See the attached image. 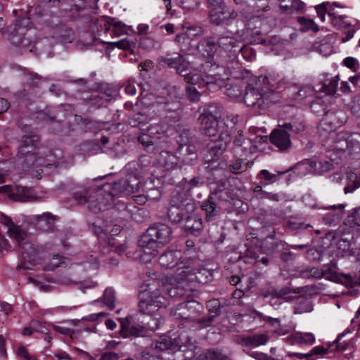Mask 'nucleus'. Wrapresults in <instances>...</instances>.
<instances>
[{
  "label": "nucleus",
  "mask_w": 360,
  "mask_h": 360,
  "mask_svg": "<svg viewBox=\"0 0 360 360\" xmlns=\"http://www.w3.org/2000/svg\"><path fill=\"white\" fill-rule=\"evenodd\" d=\"M140 181L135 175L127 179L103 185H88L77 187L72 198L79 205H86L94 213L104 211L112 207L115 198L120 195H128L139 190Z\"/></svg>",
  "instance_id": "nucleus-1"
},
{
  "label": "nucleus",
  "mask_w": 360,
  "mask_h": 360,
  "mask_svg": "<svg viewBox=\"0 0 360 360\" xmlns=\"http://www.w3.org/2000/svg\"><path fill=\"white\" fill-rule=\"evenodd\" d=\"M266 84L271 86L281 87L289 84V82L282 79L276 84L269 81V77L266 76L252 77L245 84L243 101L247 106L257 112L266 110L279 102L281 98L280 95L266 86Z\"/></svg>",
  "instance_id": "nucleus-2"
},
{
  "label": "nucleus",
  "mask_w": 360,
  "mask_h": 360,
  "mask_svg": "<svg viewBox=\"0 0 360 360\" xmlns=\"http://www.w3.org/2000/svg\"><path fill=\"white\" fill-rule=\"evenodd\" d=\"M172 238V231L167 224H153L139 240V248L133 255H131L130 252H127L126 255L128 257L148 263L158 255V245H164L169 243Z\"/></svg>",
  "instance_id": "nucleus-3"
},
{
  "label": "nucleus",
  "mask_w": 360,
  "mask_h": 360,
  "mask_svg": "<svg viewBox=\"0 0 360 360\" xmlns=\"http://www.w3.org/2000/svg\"><path fill=\"white\" fill-rule=\"evenodd\" d=\"M39 141L40 137L37 134L23 136L18 148V155L25 157V162L28 166L35 168L44 166L46 169H56V164L49 162L51 160L48 158L52 156V151L48 147H39L36 152L30 150Z\"/></svg>",
  "instance_id": "nucleus-4"
},
{
  "label": "nucleus",
  "mask_w": 360,
  "mask_h": 360,
  "mask_svg": "<svg viewBox=\"0 0 360 360\" xmlns=\"http://www.w3.org/2000/svg\"><path fill=\"white\" fill-rule=\"evenodd\" d=\"M163 288L148 289L141 291L139 293V309L143 314L153 316L160 308L165 307L168 304V300L162 295Z\"/></svg>",
  "instance_id": "nucleus-5"
},
{
  "label": "nucleus",
  "mask_w": 360,
  "mask_h": 360,
  "mask_svg": "<svg viewBox=\"0 0 360 360\" xmlns=\"http://www.w3.org/2000/svg\"><path fill=\"white\" fill-rule=\"evenodd\" d=\"M228 196L229 193L226 191L212 192L202 203L201 208L205 212L206 221L214 220L221 212L229 210L227 206L229 202L226 198Z\"/></svg>",
  "instance_id": "nucleus-6"
},
{
  "label": "nucleus",
  "mask_w": 360,
  "mask_h": 360,
  "mask_svg": "<svg viewBox=\"0 0 360 360\" xmlns=\"http://www.w3.org/2000/svg\"><path fill=\"white\" fill-rule=\"evenodd\" d=\"M231 141L230 131L229 129H222L219 139L214 141L206 150L204 158L205 167L207 170L216 171V160L226 150Z\"/></svg>",
  "instance_id": "nucleus-7"
},
{
  "label": "nucleus",
  "mask_w": 360,
  "mask_h": 360,
  "mask_svg": "<svg viewBox=\"0 0 360 360\" xmlns=\"http://www.w3.org/2000/svg\"><path fill=\"white\" fill-rule=\"evenodd\" d=\"M201 305L195 301H188L180 303L172 309L170 314L175 319L181 321L179 326L181 328H190L191 322L200 314Z\"/></svg>",
  "instance_id": "nucleus-8"
},
{
  "label": "nucleus",
  "mask_w": 360,
  "mask_h": 360,
  "mask_svg": "<svg viewBox=\"0 0 360 360\" xmlns=\"http://www.w3.org/2000/svg\"><path fill=\"white\" fill-rule=\"evenodd\" d=\"M345 122V117L342 111L328 110L326 112L318 127L319 136L322 138L323 141L333 136V131Z\"/></svg>",
  "instance_id": "nucleus-9"
},
{
  "label": "nucleus",
  "mask_w": 360,
  "mask_h": 360,
  "mask_svg": "<svg viewBox=\"0 0 360 360\" xmlns=\"http://www.w3.org/2000/svg\"><path fill=\"white\" fill-rule=\"evenodd\" d=\"M21 236L22 237H16L14 239L20 248L23 259V262L17 266V269H20L22 268L28 269L25 266L26 262L29 264H35L39 260V250L38 246L29 239L28 235L25 231L24 234Z\"/></svg>",
  "instance_id": "nucleus-10"
},
{
  "label": "nucleus",
  "mask_w": 360,
  "mask_h": 360,
  "mask_svg": "<svg viewBox=\"0 0 360 360\" xmlns=\"http://www.w3.org/2000/svg\"><path fill=\"white\" fill-rule=\"evenodd\" d=\"M189 130H184L179 136V147L176 150V155L179 161L184 164L192 165L197 159V150L195 146L190 144Z\"/></svg>",
  "instance_id": "nucleus-11"
},
{
  "label": "nucleus",
  "mask_w": 360,
  "mask_h": 360,
  "mask_svg": "<svg viewBox=\"0 0 360 360\" xmlns=\"http://www.w3.org/2000/svg\"><path fill=\"white\" fill-rule=\"evenodd\" d=\"M224 71L223 66L206 62L203 65V84L208 88L214 85L221 86L224 84L222 73Z\"/></svg>",
  "instance_id": "nucleus-12"
},
{
  "label": "nucleus",
  "mask_w": 360,
  "mask_h": 360,
  "mask_svg": "<svg viewBox=\"0 0 360 360\" xmlns=\"http://www.w3.org/2000/svg\"><path fill=\"white\" fill-rule=\"evenodd\" d=\"M169 203L174 206L181 207L187 211L194 212L196 207L190 191L181 187L176 188L173 191Z\"/></svg>",
  "instance_id": "nucleus-13"
},
{
  "label": "nucleus",
  "mask_w": 360,
  "mask_h": 360,
  "mask_svg": "<svg viewBox=\"0 0 360 360\" xmlns=\"http://www.w3.org/2000/svg\"><path fill=\"white\" fill-rule=\"evenodd\" d=\"M158 61L162 66H167L170 68H174L179 75L186 72L190 68V63L186 58L179 53H167L165 56H161Z\"/></svg>",
  "instance_id": "nucleus-14"
},
{
  "label": "nucleus",
  "mask_w": 360,
  "mask_h": 360,
  "mask_svg": "<svg viewBox=\"0 0 360 360\" xmlns=\"http://www.w3.org/2000/svg\"><path fill=\"white\" fill-rule=\"evenodd\" d=\"M238 17V13L226 4L217 11H210V22L214 25H230Z\"/></svg>",
  "instance_id": "nucleus-15"
},
{
  "label": "nucleus",
  "mask_w": 360,
  "mask_h": 360,
  "mask_svg": "<svg viewBox=\"0 0 360 360\" xmlns=\"http://www.w3.org/2000/svg\"><path fill=\"white\" fill-rule=\"evenodd\" d=\"M345 204H339L323 207L324 210H330L323 216V223L330 226H337L345 214Z\"/></svg>",
  "instance_id": "nucleus-16"
},
{
  "label": "nucleus",
  "mask_w": 360,
  "mask_h": 360,
  "mask_svg": "<svg viewBox=\"0 0 360 360\" xmlns=\"http://www.w3.org/2000/svg\"><path fill=\"white\" fill-rule=\"evenodd\" d=\"M119 321L121 323L120 333L122 338H136L145 335V327L143 325L131 324L128 317L119 319Z\"/></svg>",
  "instance_id": "nucleus-17"
},
{
  "label": "nucleus",
  "mask_w": 360,
  "mask_h": 360,
  "mask_svg": "<svg viewBox=\"0 0 360 360\" xmlns=\"http://www.w3.org/2000/svg\"><path fill=\"white\" fill-rule=\"evenodd\" d=\"M271 142L281 151H285L291 147L289 132L282 127L274 130L270 136Z\"/></svg>",
  "instance_id": "nucleus-18"
},
{
  "label": "nucleus",
  "mask_w": 360,
  "mask_h": 360,
  "mask_svg": "<svg viewBox=\"0 0 360 360\" xmlns=\"http://www.w3.org/2000/svg\"><path fill=\"white\" fill-rule=\"evenodd\" d=\"M198 51L205 58H213L218 50L214 37L208 36L200 40L198 44Z\"/></svg>",
  "instance_id": "nucleus-19"
},
{
  "label": "nucleus",
  "mask_w": 360,
  "mask_h": 360,
  "mask_svg": "<svg viewBox=\"0 0 360 360\" xmlns=\"http://www.w3.org/2000/svg\"><path fill=\"white\" fill-rule=\"evenodd\" d=\"M13 200L19 202L39 201L43 199L42 196L38 195L36 192L28 187L15 186L14 187Z\"/></svg>",
  "instance_id": "nucleus-20"
},
{
  "label": "nucleus",
  "mask_w": 360,
  "mask_h": 360,
  "mask_svg": "<svg viewBox=\"0 0 360 360\" xmlns=\"http://www.w3.org/2000/svg\"><path fill=\"white\" fill-rule=\"evenodd\" d=\"M178 161H179L177 155H174L169 151H161L156 159L159 167H163L166 170H172L176 167Z\"/></svg>",
  "instance_id": "nucleus-21"
},
{
  "label": "nucleus",
  "mask_w": 360,
  "mask_h": 360,
  "mask_svg": "<svg viewBox=\"0 0 360 360\" xmlns=\"http://www.w3.org/2000/svg\"><path fill=\"white\" fill-rule=\"evenodd\" d=\"M185 229L187 232L198 235L203 229L202 220L200 217L193 212L188 214L185 218Z\"/></svg>",
  "instance_id": "nucleus-22"
},
{
  "label": "nucleus",
  "mask_w": 360,
  "mask_h": 360,
  "mask_svg": "<svg viewBox=\"0 0 360 360\" xmlns=\"http://www.w3.org/2000/svg\"><path fill=\"white\" fill-rule=\"evenodd\" d=\"M217 44L218 49L228 52H236L237 49H241L239 47L240 41L228 34L221 35L218 38Z\"/></svg>",
  "instance_id": "nucleus-23"
},
{
  "label": "nucleus",
  "mask_w": 360,
  "mask_h": 360,
  "mask_svg": "<svg viewBox=\"0 0 360 360\" xmlns=\"http://www.w3.org/2000/svg\"><path fill=\"white\" fill-rule=\"evenodd\" d=\"M201 123V131L203 134L209 136H214L220 133L222 129L226 130L224 127H219L221 120H200Z\"/></svg>",
  "instance_id": "nucleus-24"
},
{
  "label": "nucleus",
  "mask_w": 360,
  "mask_h": 360,
  "mask_svg": "<svg viewBox=\"0 0 360 360\" xmlns=\"http://www.w3.org/2000/svg\"><path fill=\"white\" fill-rule=\"evenodd\" d=\"M192 211H187L181 207L174 206L169 203L167 209V217L168 219L174 224L181 222L188 214H190Z\"/></svg>",
  "instance_id": "nucleus-25"
},
{
  "label": "nucleus",
  "mask_w": 360,
  "mask_h": 360,
  "mask_svg": "<svg viewBox=\"0 0 360 360\" xmlns=\"http://www.w3.org/2000/svg\"><path fill=\"white\" fill-rule=\"evenodd\" d=\"M37 228L43 232L52 231L54 228L55 217L49 212L35 217Z\"/></svg>",
  "instance_id": "nucleus-26"
},
{
  "label": "nucleus",
  "mask_w": 360,
  "mask_h": 360,
  "mask_svg": "<svg viewBox=\"0 0 360 360\" xmlns=\"http://www.w3.org/2000/svg\"><path fill=\"white\" fill-rule=\"evenodd\" d=\"M193 269L190 266L178 268L175 274V279L183 288L189 287L193 283Z\"/></svg>",
  "instance_id": "nucleus-27"
},
{
  "label": "nucleus",
  "mask_w": 360,
  "mask_h": 360,
  "mask_svg": "<svg viewBox=\"0 0 360 360\" xmlns=\"http://www.w3.org/2000/svg\"><path fill=\"white\" fill-rule=\"evenodd\" d=\"M287 341L290 345H309L315 342V338L311 333L296 332L288 338Z\"/></svg>",
  "instance_id": "nucleus-28"
},
{
  "label": "nucleus",
  "mask_w": 360,
  "mask_h": 360,
  "mask_svg": "<svg viewBox=\"0 0 360 360\" xmlns=\"http://www.w3.org/2000/svg\"><path fill=\"white\" fill-rule=\"evenodd\" d=\"M222 108L218 104L207 105L199 117L200 120H221L222 116Z\"/></svg>",
  "instance_id": "nucleus-29"
},
{
  "label": "nucleus",
  "mask_w": 360,
  "mask_h": 360,
  "mask_svg": "<svg viewBox=\"0 0 360 360\" xmlns=\"http://www.w3.org/2000/svg\"><path fill=\"white\" fill-rule=\"evenodd\" d=\"M268 340V336L265 334H255L241 338L238 342L243 346L256 347L265 345Z\"/></svg>",
  "instance_id": "nucleus-30"
},
{
  "label": "nucleus",
  "mask_w": 360,
  "mask_h": 360,
  "mask_svg": "<svg viewBox=\"0 0 360 360\" xmlns=\"http://www.w3.org/2000/svg\"><path fill=\"white\" fill-rule=\"evenodd\" d=\"M181 252L176 250L165 252L159 257L160 264L165 268H172L177 264Z\"/></svg>",
  "instance_id": "nucleus-31"
},
{
  "label": "nucleus",
  "mask_w": 360,
  "mask_h": 360,
  "mask_svg": "<svg viewBox=\"0 0 360 360\" xmlns=\"http://www.w3.org/2000/svg\"><path fill=\"white\" fill-rule=\"evenodd\" d=\"M0 221L1 224L8 227L7 234L11 238L15 239L16 237H22L21 236L24 234V230L19 226L14 224L8 217L1 214Z\"/></svg>",
  "instance_id": "nucleus-32"
},
{
  "label": "nucleus",
  "mask_w": 360,
  "mask_h": 360,
  "mask_svg": "<svg viewBox=\"0 0 360 360\" xmlns=\"http://www.w3.org/2000/svg\"><path fill=\"white\" fill-rule=\"evenodd\" d=\"M243 84L242 82L226 85V94L231 98H243Z\"/></svg>",
  "instance_id": "nucleus-33"
},
{
  "label": "nucleus",
  "mask_w": 360,
  "mask_h": 360,
  "mask_svg": "<svg viewBox=\"0 0 360 360\" xmlns=\"http://www.w3.org/2000/svg\"><path fill=\"white\" fill-rule=\"evenodd\" d=\"M212 272L205 268L198 269L196 271L193 269V282L206 283L212 279Z\"/></svg>",
  "instance_id": "nucleus-34"
},
{
  "label": "nucleus",
  "mask_w": 360,
  "mask_h": 360,
  "mask_svg": "<svg viewBox=\"0 0 360 360\" xmlns=\"http://www.w3.org/2000/svg\"><path fill=\"white\" fill-rule=\"evenodd\" d=\"M278 127L285 129V131H290L293 134H297L302 131H304L305 128V125L303 123L302 120L299 119L292 120L289 122H285L282 125H279Z\"/></svg>",
  "instance_id": "nucleus-35"
},
{
  "label": "nucleus",
  "mask_w": 360,
  "mask_h": 360,
  "mask_svg": "<svg viewBox=\"0 0 360 360\" xmlns=\"http://www.w3.org/2000/svg\"><path fill=\"white\" fill-rule=\"evenodd\" d=\"M252 164V162H250L246 159L239 158L229 165V169L233 174H240L245 172Z\"/></svg>",
  "instance_id": "nucleus-36"
},
{
  "label": "nucleus",
  "mask_w": 360,
  "mask_h": 360,
  "mask_svg": "<svg viewBox=\"0 0 360 360\" xmlns=\"http://www.w3.org/2000/svg\"><path fill=\"white\" fill-rule=\"evenodd\" d=\"M215 316V315L208 314L200 319L195 317L192 322H191L190 328H204L210 326Z\"/></svg>",
  "instance_id": "nucleus-37"
},
{
  "label": "nucleus",
  "mask_w": 360,
  "mask_h": 360,
  "mask_svg": "<svg viewBox=\"0 0 360 360\" xmlns=\"http://www.w3.org/2000/svg\"><path fill=\"white\" fill-rule=\"evenodd\" d=\"M8 40L14 46H26L30 43V39L25 37V34L21 35L19 32H15V30L10 32Z\"/></svg>",
  "instance_id": "nucleus-38"
},
{
  "label": "nucleus",
  "mask_w": 360,
  "mask_h": 360,
  "mask_svg": "<svg viewBox=\"0 0 360 360\" xmlns=\"http://www.w3.org/2000/svg\"><path fill=\"white\" fill-rule=\"evenodd\" d=\"M112 26V32L115 35L120 36L124 31V25L121 22H114V20L111 19L110 20L105 22L103 24L104 32H108Z\"/></svg>",
  "instance_id": "nucleus-39"
},
{
  "label": "nucleus",
  "mask_w": 360,
  "mask_h": 360,
  "mask_svg": "<svg viewBox=\"0 0 360 360\" xmlns=\"http://www.w3.org/2000/svg\"><path fill=\"white\" fill-rule=\"evenodd\" d=\"M31 27V21L30 18L20 17L15 20L13 30L15 32H19L20 34H25V32Z\"/></svg>",
  "instance_id": "nucleus-40"
},
{
  "label": "nucleus",
  "mask_w": 360,
  "mask_h": 360,
  "mask_svg": "<svg viewBox=\"0 0 360 360\" xmlns=\"http://www.w3.org/2000/svg\"><path fill=\"white\" fill-rule=\"evenodd\" d=\"M335 263L331 262L328 265H324L322 268V271L324 277L332 281L338 282L339 276L335 270Z\"/></svg>",
  "instance_id": "nucleus-41"
},
{
  "label": "nucleus",
  "mask_w": 360,
  "mask_h": 360,
  "mask_svg": "<svg viewBox=\"0 0 360 360\" xmlns=\"http://www.w3.org/2000/svg\"><path fill=\"white\" fill-rule=\"evenodd\" d=\"M312 311V305L310 302L304 297L299 298L298 302L294 307L295 314H302Z\"/></svg>",
  "instance_id": "nucleus-42"
},
{
  "label": "nucleus",
  "mask_w": 360,
  "mask_h": 360,
  "mask_svg": "<svg viewBox=\"0 0 360 360\" xmlns=\"http://www.w3.org/2000/svg\"><path fill=\"white\" fill-rule=\"evenodd\" d=\"M102 302L110 309H113L115 308V291L112 288H106L104 291Z\"/></svg>",
  "instance_id": "nucleus-43"
},
{
  "label": "nucleus",
  "mask_w": 360,
  "mask_h": 360,
  "mask_svg": "<svg viewBox=\"0 0 360 360\" xmlns=\"http://www.w3.org/2000/svg\"><path fill=\"white\" fill-rule=\"evenodd\" d=\"M297 21L303 26L302 28L303 32L312 30L314 32H317L319 30V26L311 19H307L304 17H299L297 18Z\"/></svg>",
  "instance_id": "nucleus-44"
},
{
  "label": "nucleus",
  "mask_w": 360,
  "mask_h": 360,
  "mask_svg": "<svg viewBox=\"0 0 360 360\" xmlns=\"http://www.w3.org/2000/svg\"><path fill=\"white\" fill-rule=\"evenodd\" d=\"M338 84V76H336V77L332 78L331 79H330L328 82L325 81L321 90L323 92H326L328 94L333 95L337 91Z\"/></svg>",
  "instance_id": "nucleus-45"
},
{
  "label": "nucleus",
  "mask_w": 360,
  "mask_h": 360,
  "mask_svg": "<svg viewBox=\"0 0 360 360\" xmlns=\"http://www.w3.org/2000/svg\"><path fill=\"white\" fill-rule=\"evenodd\" d=\"M184 77V80L186 82L191 84H200V82L203 83V75H200L198 73H186L184 72L182 75H181Z\"/></svg>",
  "instance_id": "nucleus-46"
},
{
  "label": "nucleus",
  "mask_w": 360,
  "mask_h": 360,
  "mask_svg": "<svg viewBox=\"0 0 360 360\" xmlns=\"http://www.w3.org/2000/svg\"><path fill=\"white\" fill-rule=\"evenodd\" d=\"M207 360H234L231 356L218 351L210 349L206 352Z\"/></svg>",
  "instance_id": "nucleus-47"
},
{
  "label": "nucleus",
  "mask_w": 360,
  "mask_h": 360,
  "mask_svg": "<svg viewBox=\"0 0 360 360\" xmlns=\"http://www.w3.org/2000/svg\"><path fill=\"white\" fill-rule=\"evenodd\" d=\"M346 16L338 13L331 19L333 25L338 29H344L350 26L349 23L345 22Z\"/></svg>",
  "instance_id": "nucleus-48"
},
{
  "label": "nucleus",
  "mask_w": 360,
  "mask_h": 360,
  "mask_svg": "<svg viewBox=\"0 0 360 360\" xmlns=\"http://www.w3.org/2000/svg\"><path fill=\"white\" fill-rule=\"evenodd\" d=\"M162 323L163 321L160 317H153V316H150V321L143 326L145 327V331L146 330L155 331L158 329Z\"/></svg>",
  "instance_id": "nucleus-49"
},
{
  "label": "nucleus",
  "mask_w": 360,
  "mask_h": 360,
  "mask_svg": "<svg viewBox=\"0 0 360 360\" xmlns=\"http://www.w3.org/2000/svg\"><path fill=\"white\" fill-rule=\"evenodd\" d=\"M177 1L182 8L188 11L195 9L200 4V0H177Z\"/></svg>",
  "instance_id": "nucleus-50"
},
{
  "label": "nucleus",
  "mask_w": 360,
  "mask_h": 360,
  "mask_svg": "<svg viewBox=\"0 0 360 360\" xmlns=\"http://www.w3.org/2000/svg\"><path fill=\"white\" fill-rule=\"evenodd\" d=\"M335 148L340 151H347L346 136L343 134H338L335 141Z\"/></svg>",
  "instance_id": "nucleus-51"
},
{
  "label": "nucleus",
  "mask_w": 360,
  "mask_h": 360,
  "mask_svg": "<svg viewBox=\"0 0 360 360\" xmlns=\"http://www.w3.org/2000/svg\"><path fill=\"white\" fill-rule=\"evenodd\" d=\"M303 288H296L295 289H291L290 287H284L279 290L278 291H275L274 293L278 296L279 298L283 297V296L290 294L291 292L293 293H300L302 291Z\"/></svg>",
  "instance_id": "nucleus-52"
},
{
  "label": "nucleus",
  "mask_w": 360,
  "mask_h": 360,
  "mask_svg": "<svg viewBox=\"0 0 360 360\" xmlns=\"http://www.w3.org/2000/svg\"><path fill=\"white\" fill-rule=\"evenodd\" d=\"M148 200H158L161 196V192L158 188H152L145 191Z\"/></svg>",
  "instance_id": "nucleus-53"
},
{
  "label": "nucleus",
  "mask_w": 360,
  "mask_h": 360,
  "mask_svg": "<svg viewBox=\"0 0 360 360\" xmlns=\"http://www.w3.org/2000/svg\"><path fill=\"white\" fill-rule=\"evenodd\" d=\"M327 6H329V2H323L315 6L317 15L320 18L321 21L325 20L326 14H327Z\"/></svg>",
  "instance_id": "nucleus-54"
},
{
  "label": "nucleus",
  "mask_w": 360,
  "mask_h": 360,
  "mask_svg": "<svg viewBox=\"0 0 360 360\" xmlns=\"http://www.w3.org/2000/svg\"><path fill=\"white\" fill-rule=\"evenodd\" d=\"M136 85L139 84L134 79H129L124 83L125 92L129 95H134L136 91Z\"/></svg>",
  "instance_id": "nucleus-55"
},
{
  "label": "nucleus",
  "mask_w": 360,
  "mask_h": 360,
  "mask_svg": "<svg viewBox=\"0 0 360 360\" xmlns=\"http://www.w3.org/2000/svg\"><path fill=\"white\" fill-rule=\"evenodd\" d=\"M186 96L191 101H197L200 94L195 87L191 86L186 88Z\"/></svg>",
  "instance_id": "nucleus-56"
},
{
  "label": "nucleus",
  "mask_w": 360,
  "mask_h": 360,
  "mask_svg": "<svg viewBox=\"0 0 360 360\" xmlns=\"http://www.w3.org/2000/svg\"><path fill=\"white\" fill-rule=\"evenodd\" d=\"M25 77L27 82L33 86H37L41 79L40 75L33 72L27 73Z\"/></svg>",
  "instance_id": "nucleus-57"
},
{
  "label": "nucleus",
  "mask_w": 360,
  "mask_h": 360,
  "mask_svg": "<svg viewBox=\"0 0 360 360\" xmlns=\"http://www.w3.org/2000/svg\"><path fill=\"white\" fill-rule=\"evenodd\" d=\"M345 333H342V334L339 335L338 338L336 339V340L332 345H329V347H330L333 345H335V349L337 350H340V351L345 350L347 347V343H346L345 342H340L343 336H345Z\"/></svg>",
  "instance_id": "nucleus-58"
},
{
  "label": "nucleus",
  "mask_w": 360,
  "mask_h": 360,
  "mask_svg": "<svg viewBox=\"0 0 360 360\" xmlns=\"http://www.w3.org/2000/svg\"><path fill=\"white\" fill-rule=\"evenodd\" d=\"M311 93V89L309 86H302L297 91L294 96L295 99H303L307 97Z\"/></svg>",
  "instance_id": "nucleus-59"
},
{
  "label": "nucleus",
  "mask_w": 360,
  "mask_h": 360,
  "mask_svg": "<svg viewBox=\"0 0 360 360\" xmlns=\"http://www.w3.org/2000/svg\"><path fill=\"white\" fill-rule=\"evenodd\" d=\"M113 44L117 48L123 50L131 49L134 46V43L131 42L126 39L120 40L117 42H114Z\"/></svg>",
  "instance_id": "nucleus-60"
},
{
  "label": "nucleus",
  "mask_w": 360,
  "mask_h": 360,
  "mask_svg": "<svg viewBox=\"0 0 360 360\" xmlns=\"http://www.w3.org/2000/svg\"><path fill=\"white\" fill-rule=\"evenodd\" d=\"M160 288H163L164 291L162 292V295L167 294L171 297H174L179 295H181V294L179 292V288L176 287H169V286H162Z\"/></svg>",
  "instance_id": "nucleus-61"
},
{
  "label": "nucleus",
  "mask_w": 360,
  "mask_h": 360,
  "mask_svg": "<svg viewBox=\"0 0 360 360\" xmlns=\"http://www.w3.org/2000/svg\"><path fill=\"white\" fill-rule=\"evenodd\" d=\"M259 175L262 178H263L268 183L274 182L277 180V178H278L277 175L271 174L266 169H262L260 172Z\"/></svg>",
  "instance_id": "nucleus-62"
},
{
  "label": "nucleus",
  "mask_w": 360,
  "mask_h": 360,
  "mask_svg": "<svg viewBox=\"0 0 360 360\" xmlns=\"http://www.w3.org/2000/svg\"><path fill=\"white\" fill-rule=\"evenodd\" d=\"M207 4L211 8L210 11H217V9L221 8L225 3L223 0H205Z\"/></svg>",
  "instance_id": "nucleus-63"
},
{
  "label": "nucleus",
  "mask_w": 360,
  "mask_h": 360,
  "mask_svg": "<svg viewBox=\"0 0 360 360\" xmlns=\"http://www.w3.org/2000/svg\"><path fill=\"white\" fill-rule=\"evenodd\" d=\"M155 42L153 39L149 37H143L141 39L140 45L141 46L147 50H150L154 47Z\"/></svg>",
  "instance_id": "nucleus-64"
}]
</instances>
